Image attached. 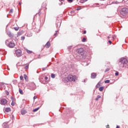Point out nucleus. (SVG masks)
<instances>
[{"label":"nucleus","instance_id":"32","mask_svg":"<svg viewBox=\"0 0 128 128\" xmlns=\"http://www.w3.org/2000/svg\"><path fill=\"white\" fill-rule=\"evenodd\" d=\"M20 80H24V76H20Z\"/></svg>","mask_w":128,"mask_h":128},{"label":"nucleus","instance_id":"49","mask_svg":"<svg viewBox=\"0 0 128 128\" xmlns=\"http://www.w3.org/2000/svg\"><path fill=\"white\" fill-rule=\"evenodd\" d=\"M56 34H56V33H55V34H54V36H56Z\"/></svg>","mask_w":128,"mask_h":128},{"label":"nucleus","instance_id":"28","mask_svg":"<svg viewBox=\"0 0 128 128\" xmlns=\"http://www.w3.org/2000/svg\"><path fill=\"white\" fill-rule=\"evenodd\" d=\"M118 74H119L118 72H116L115 73V76H118Z\"/></svg>","mask_w":128,"mask_h":128},{"label":"nucleus","instance_id":"57","mask_svg":"<svg viewBox=\"0 0 128 128\" xmlns=\"http://www.w3.org/2000/svg\"><path fill=\"white\" fill-rule=\"evenodd\" d=\"M37 74H38V72H37Z\"/></svg>","mask_w":128,"mask_h":128},{"label":"nucleus","instance_id":"40","mask_svg":"<svg viewBox=\"0 0 128 128\" xmlns=\"http://www.w3.org/2000/svg\"><path fill=\"white\" fill-rule=\"evenodd\" d=\"M44 78H45V80H47L48 78V76H45Z\"/></svg>","mask_w":128,"mask_h":128},{"label":"nucleus","instance_id":"51","mask_svg":"<svg viewBox=\"0 0 128 128\" xmlns=\"http://www.w3.org/2000/svg\"><path fill=\"white\" fill-rule=\"evenodd\" d=\"M32 36V34L30 35L29 36Z\"/></svg>","mask_w":128,"mask_h":128},{"label":"nucleus","instance_id":"12","mask_svg":"<svg viewBox=\"0 0 128 128\" xmlns=\"http://www.w3.org/2000/svg\"><path fill=\"white\" fill-rule=\"evenodd\" d=\"M8 36H10V38H12V37L14 36V34H12V32H8Z\"/></svg>","mask_w":128,"mask_h":128},{"label":"nucleus","instance_id":"15","mask_svg":"<svg viewBox=\"0 0 128 128\" xmlns=\"http://www.w3.org/2000/svg\"><path fill=\"white\" fill-rule=\"evenodd\" d=\"M5 112H10V108H6L5 110Z\"/></svg>","mask_w":128,"mask_h":128},{"label":"nucleus","instance_id":"39","mask_svg":"<svg viewBox=\"0 0 128 128\" xmlns=\"http://www.w3.org/2000/svg\"><path fill=\"white\" fill-rule=\"evenodd\" d=\"M82 8H80V7L79 8H77L76 10H81Z\"/></svg>","mask_w":128,"mask_h":128},{"label":"nucleus","instance_id":"55","mask_svg":"<svg viewBox=\"0 0 128 128\" xmlns=\"http://www.w3.org/2000/svg\"><path fill=\"white\" fill-rule=\"evenodd\" d=\"M112 38H113V40H114V37H112Z\"/></svg>","mask_w":128,"mask_h":128},{"label":"nucleus","instance_id":"37","mask_svg":"<svg viewBox=\"0 0 128 128\" xmlns=\"http://www.w3.org/2000/svg\"><path fill=\"white\" fill-rule=\"evenodd\" d=\"M11 100H12V101H14V98L12 96L11 97Z\"/></svg>","mask_w":128,"mask_h":128},{"label":"nucleus","instance_id":"11","mask_svg":"<svg viewBox=\"0 0 128 128\" xmlns=\"http://www.w3.org/2000/svg\"><path fill=\"white\" fill-rule=\"evenodd\" d=\"M96 74L92 73L91 74V78H96Z\"/></svg>","mask_w":128,"mask_h":128},{"label":"nucleus","instance_id":"21","mask_svg":"<svg viewBox=\"0 0 128 128\" xmlns=\"http://www.w3.org/2000/svg\"><path fill=\"white\" fill-rule=\"evenodd\" d=\"M22 36V31L19 32L17 34V36Z\"/></svg>","mask_w":128,"mask_h":128},{"label":"nucleus","instance_id":"1","mask_svg":"<svg viewBox=\"0 0 128 128\" xmlns=\"http://www.w3.org/2000/svg\"><path fill=\"white\" fill-rule=\"evenodd\" d=\"M5 42L6 46H8V48H12L14 47V46H16V44L14 42V41L8 42V40H6Z\"/></svg>","mask_w":128,"mask_h":128},{"label":"nucleus","instance_id":"30","mask_svg":"<svg viewBox=\"0 0 128 128\" xmlns=\"http://www.w3.org/2000/svg\"><path fill=\"white\" fill-rule=\"evenodd\" d=\"M26 52L28 54H32V51L30 50H27Z\"/></svg>","mask_w":128,"mask_h":128},{"label":"nucleus","instance_id":"29","mask_svg":"<svg viewBox=\"0 0 128 128\" xmlns=\"http://www.w3.org/2000/svg\"><path fill=\"white\" fill-rule=\"evenodd\" d=\"M48 66H49L48 65L46 67L42 68V70H46Z\"/></svg>","mask_w":128,"mask_h":128},{"label":"nucleus","instance_id":"3","mask_svg":"<svg viewBox=\"0 0 128 128\" xmlns=\"http://www.w3.org/2000/svg\"><path fill=\"white\" fill-rule=\"evenodd\" d=\"M69 82H76V76L69 75L67 78Z\"/></svg>","mask_w":128,"mask_h":128},{"label":"nucleus","instance_id":"38","mask_svg":"<svg viewBox=\"0 0 128 128\" xmlns=\"http://www.w3.org/2000/svg\"><path fill=\"white\" fill-rule=\"evenodd\" d=\"M68 2H72V0H68Z\"/></svg>","mask_w":128,"mask_h":128},{"label":"nucleus","instance_id":"48","mask_svg":"<svg viewBox=\"0 0 128 128\" xmlns=\"http://www.w3.org/2000/svg\"><path fill=\"white\" fill-rule=\"evenodd\" d=\"M58 32V30H57L56 31V32Z\"/></svg>","mask_w":128,"mask_h":128},{"label":"nucleus","instance_id":"41","mask_svg":"<svg viewBox=\"0 0 128 128\" xmlns=\"http://www.w3.org/2000/svg\"><path fill=\"white\" fill-rule=\"evenodd\" d=\"M108 42L109 44H112V42L110 41V40H109Z\"/></svg>","mask_w":128,"mask_h":128},{"label":"nucleus","instance_id":"22","mask_svg":"<svg viewBox=\"0 0 128 128\" xmlns=\"http://www.w3.org/2000/svg\"><path fill=\"white\" fill-rule=\"evenodd\" d=\"M86 40V38H84L82 40V42H85Z\"/></svg>","mask_w":128,"mask_h":128},{"label":"nucleus","instance_id":"47","mask_svg":"<svg viewBox=\"0 0 128 128\" xmlns=\"http://www.w3.org/2000/svg\"><path fill=\"white\" fill-rule=\"evenodd\" d=\"M60 0V2H64V0Z\"/></svg>","mask_w":128,"mask_h":128},{"label":"nucleus","instance_id":"6","mask_svg":"<svg viewBox=\"0 0 128 128\" xmlns=\"http://www.w3.org/2000/svg\"><path fill=\"white\" fill-rule=\"evenodd\" d=\"M120 62H121L122 64H128V60L124 58H122L120 59Z\"/></svg>","mask_w":128,"mask_h":128},{"label":"nucleus","instance_id":"31","mask_svg":"<svg viewBox=\"0 0 128 128\" xmlns=\"http://www.w3.org/2000/svg\"><path fill=\"white\" fill-rule=\"evenodd\" d=\"M28 64L24 67L25 70H28Z\"/></svg>","mask_w":128,"mask_h":128},{"label":"nucleus","instance_id":"9","mask_svg":"<svg viewBox=\"0 0 128 128\" xmlns=\"http://www.w3.org/2000/svg\"><path fill=\"white\" fill-rule=\"evenodd\" d=\"M2 126L4 128H8V122L3 123Z\"/></svg>","mask_w":128,"mask_h":128},{"label":"nucleus","instance_id":"36","mask_svg":"<svg viewBox=\"0 0 128 128\" xmlns=\"http://www.w3.org/2000/svg\"><path fill=\"white\" fill-rule=\"evenodd\" d=\"M102 98V96H100L98 95L97 98H98H98Z\"/></svg>","mask_w":128,"mask_h":128},{"label":"nucleus","instance_id":"7","mask_svg":"<svg viewBox=\"0 0 128 128\" xmlns=\"http://www.w3.org/2000/svg\"><path fill=\"white\" fill-rule=\"evenodd\" d=\"M30 90H34L36 88V86L34 82H31L30 84Z\"/></svg>","mask_w":128,"mask_h":128},{"label":"nucleus","instance_id":"54","mask_svg":"<svg viewBox=\"0 0 128 128\" xmlns=\"http://www.w3.org/2000/svg\"><path fill=\"white\" fill-rule=\"evenodd\" d=\"M13 82L15 83V82H16V81H13Z\"/></svg>","mask_w":128,"mask_h":128},{"label":"nucleus","instance_id":"50","mask_svg":"<svg viewBox=\"0 0 128 128\" xmlns=\"http://www.w3.org/2000/svg\"><path fill=\"white\" fill-rule=\"evenodd\" d=\"M18 4H20V2H18Z\"/></svg>","mask_w":128,"mask_h":128},{"label":"nucleus","instance_id":"4","mask_svg":"<svg viewBox=\"0 0 128 128\" xmlns=\"http://www.w3.org/2000/svg\"><path fill=\"white\" fill-rule=\"evenodd\" d=\"M128 8H122L120 10V14H128Z\"/></svg>","mask_w":128,"mask_h":128},{"label":"nucleus","instance_id":"10","mask_svg":"<svg viewBox=\"0 0 128 128\" xmlns=\"http://www.w3.org/2000/svg\"><path fill=\"white\" fill-rule=\"evenodd\" d=\"M60 22H56V27L57 28V30H58V28H60Z\"/></svg>","mask_w":128,"mask_h":128},{"label":"nucleus","instance_id":"19","mask_svg":"<svg viewBox=\"0 0 128 128\" xmlns=\"http://www.w3.org/2000/svg\"><path fill=\"white\" fill-rule=\"evenodd\" d=\"M51 78H56V74H51Z\"/></svg>","mask_w":128,"mask_h":128},{"label":"nucleus","instance_id":"46","mask_svg":"<svg viewBox=\"0 0 128 128\" xmlns=\"http://www.w3.org/2000/svg\"><path fill=\"white\" fill-rule=\"evenodd\" d=\"M95 100H98V97L96 98Z\"/></svg>","mask_w":128,"mask_h":128},{"label":"nucleus","instance_id":"45","mask_svg":"<svg viewBox=\"0 0 128 128\" xmlns=\"http://www.w3.org/2000/svg\"><path fill=\"white\" fill-rule=\"evenodd\" d=\"M6 94L7 96H8V94H10V92H8Z\"/></svg>","mask_w":128,"mask_h":128},{"label":"nucleus","instance_id":"8","mask_svg":"<svg viewBox=\"0 0 128 128\" xmlns=\"http://www.w3.org/2000/svg\"><path fill=\"white\" fill-rule=\"evenodd\" d=\"M0 104L2 106H4L5 104H8V100H6V98L1 99V100H0Z\"/></svg>","mask_w":128,"mask_h":128},{"label":"nucleus","instance_id":"33","mask_svg":"<svg viewBox=\"0 0 128 128\" xmlns=\"http://www.w3.org/2000/svg\"><path fill=\"white\" fill-rule=\"evenodd\" d=\"M24 38H25L24 36L21 37V40H24Z\"/></svg>","mask_w":128,"mask_h":128},{"label":"nucleus","instance_id":"5","mask_svg":"<svg viewBox=\"0 0 128 128\" xmlns=\"http://www.w3.org/2000/svg\"><path fill=\"white\" fill-rule=\"evenodd\" d=\"M22 50L18 49L16 50V54L18 58H20L22 56Z\"/></svg>","mask_w":128,"mask_h":128},{"label":"nucleus","instance_id":"44","mask_svg":"<svg viewBox=\"0 0 128 128\" xmlns=\"http://www.w3.org/2000/svg\"><path fill=\"white\" fill-rule=\"evenodd\" d=\"M36 98H37L36 96H34V100H36Z\"/></svg>","mask_w":128,"mask_h":128},{"label":"nucleus","instance_id":"23","mask_svg":"<svg viewBox=\"0 0 128 128\" xmlns=\"http://www.w3.org/2000/svg\"><path fill=\"white\" fill-rule=\"evenodd\" d=\"M88 2V0H82V1H80V2L81 4H84V2Z\"/></svg>","mask_w":128,"mask_h":128},{"label":"nucleus","instance_id":"53","mask_svg":"<svg viewBox=\"0 0 128 128\" xmlns=\"http://www.w3.org/2000/svg\"><path fill=\"white\" fill-rule=\"evenodd\" d=\"M40 55H39V56H38V58H40Z\"/></svg>","mask_w":128,"mask_h":128},{"label":"nucleus","instance_id":"34","mask_svg":"<svg viewBox=\"0 0 128 128\" xmlns=\"http://www.w3.org/2000/svg\"><path fill=\"white\" fill-rule=\"evenodd\" d=\"M13 10H12V9H11V10H10V14H12Z\"/></svg>","mask_w":128,"mask_h":128},{"label":"nucleus","instance_id":"52","mask_svg":"<svg viewBox=\"0 0 128 128\" xmlns=\"http://www.w3.org/2000/svg\"><path fill=\"white\" fill-rule=\"evenodd\" d=\"M110 38V36H108V38Z\"/></svg>","mask_w":128,"mask_h":128},{"label":"nucleus","instance_id":"25","mask_svg":"<svg viewBox=\"0 0 128 128\" xmlns=\"http://www.w3.org/2000/svg\"><path fill=\"white\" fill-rule=\"evenodd\" d=\"M72 48V46H68V50H70V49Z\"/></svg>","mask_w":128,"mask_h":128},{"label":"nucleus","instance_id":"14","mask_svg":"<svg viewBox=\"0 0 128 128\" xmlns=\"http://www.w3.org/2000/svg\"><path fill=\"white\" fill-rule=\"evenodd\" d=\"M26 110H21V114L24 115V114H26Z\"/></svg>","mask_w":128,"mask_h":128},{"label":"nucleus","instance_id":"35","mask_svg":"<svg viewBox=\"0 0 128 128\" xmlns=\"http://www.w3.org/2000/svg\"><path fill=\"white\" fill-rule=\"evenodd\" d=\"M26 78H28V76H26V75L24 74V78H25V80H26Z\"/></svg>","mask_w":128,"mask_h":128},{"label":"nucleus","instance_id":"26","mask_svg":"<svg viewBox=\"0 0 128 128\" xmlns=\"http://www.w3.org/2000/svg\"><path fill=\"white\" fill-rule=\"evenodd\" d=\"M11 105H12V106H14V101L12 100Z\"/></svg>","mask_w":128,"mask_h":128},{"label":"nucleus","instance_id":"13","mask_svg":"<svg viewBox=\"0 0 128 128\" xmlns=\"http://www.w3.org/2000/svg\"><path fill=\"white\" fill-rule=\"evenodd\" d=\"M46 46L47 48H48L50 46V42H47V43L46 44Z\"/></svg>","mask_w":128,"mask_h":128},{"label":"nucleus","instance_id":"17","mask_svg":"<svg viewBox=\"0 0 128 128\" xmlns=\"http://www.w3.org/2000/svg\"><path fill=\"white\" fill-rule=\"evenodd\" d=\"M104 86H102L99 88L100 92H102L104 90Z\"/></svg>","mask_w":128,"mask_h":128},{"label":"nucleus","instance_id":"43","mask_svg":"<svg viewBox=\"0 0 128 128\" xmlns=\"http://www.w3.org/2000/svg\"><path fill=\"white\" fill-rule=\"evenodd\" d=\"M108 70H109L108 68H107V69L105 70V72H108Z\"/></svg>","mask_w":128,"mask_h":128},{"label":"nucleus","instance_id":"20","mask_svg":"<svg viewBox=\"0 0 128 128\" xmlns=\"http://www.w3.org/2000/svg\"><path fill=\"white\" fill-rule=\"evenodd\" d=\"M19 92L20 94H24V92H22V90L20 88L19 89Z\"/></svg>","mask_w":128,"mask_h":128},{"label":"nucleus","instance_id":"2","mask_svg":"<svg viewBox=\"0 0 128 128\" xmlns=\"http://www.w3.org/2000/svg\"><path fill=\"white\" fill-rule=\"evenodd\" d=\"M77 52L79 56H82L84 54V48H80L77 50Z\"/></svg>","mask_w":128,"mask_h":128},{"label":"nucleus","instance_id":"58","mask_svg":"<svg viewBox=\"0 0 128 128\" xmlns=\"http://www.w3.org/2000/svg\"><path fill=\"white\" fill-rule=\"evenodd\" d=\"M71 12H72V11H71Z\"/></svg>","mask_w":128,"mask_h":128},{"label":"nucleus","instance_id":"16","mask_svg":"<svg viewBox=\"0 0 128 128\" xmlns=\"http://www.w3.org/2000/svg\"><path fill=\"white\" fill-rule=\"evenodd\" d=\"M100 86V82H98V84L96 85V88H98Z\"/></svg>","mask_w":128,"mask_h":128},{"label":"nucleus","instance_id":"42","mask_svg":"<svg viewBox=\"0 0 128 128\" xmlns=\"http://www.w3.org/2000/svg\"><path fill=\"white\" fill-rule=\"evenodd\" d=\"M84 34H86V30L84 31Z\"/></svg>","mask_w":128,"mask_h":128},{"label":"nucleus","instance_id":"27","mask_svg":"<svg viewBox=\"0 0 128 128\" xmlns=\"http://www.w3.org/2000/svg\"><path fill=\"white\" fill-rule=\"evenodd\" d=\"M110 82V80H106L104 81L105 84H109Z\"/></svg>","mask_w":128,"mask_h":128},{"label":"nucleus","instance_id":"18","mask_svg":"<svg viewBox=\"0 0 128 128\" xmlns=\"http://www.w3.org/2000/svg\"><path fill=\"white\" fill-rule=\"evenodd\" d=\"M38 110H40V108H38L35 109H34L32 112H38Z\"/></svg>","mask_w":128,"mask_h":128},{"label":"nucleus","instance_id":"56","mask_svg":"<svg viewBox=\"0 0 128 128\" xmlns=\"http://www.w3.org/2000/svg\"><path fill=\"white\" fill-rule=\"evenodd\" d=\"M8 70H10V68H8Z\"/></svg>","mask_w":128,"mask_h":128},{"label":"nucleus","instance_id":"24","mask_svg":"<svg viewBox=\"0 0 128 128\" xmlns=\"http://www.w3.org/2000/svg\"><path fill=\"white\" fill-rule=\"evenodd\" d=\"M14 29L15 30H20V27H15L14 28Z\"/></svg>","mask_w":128,"mask_h":128}]
</instances>
